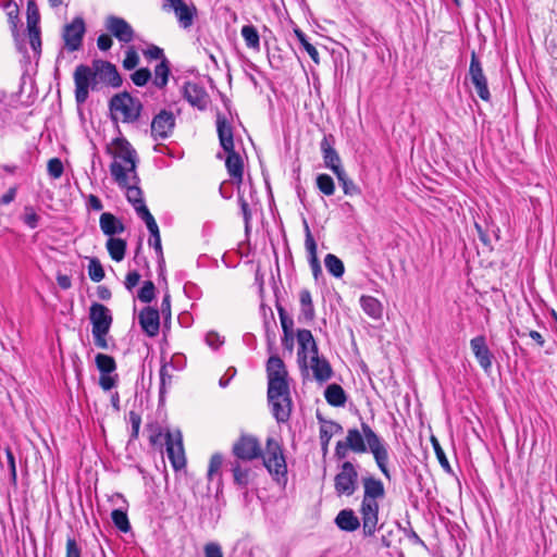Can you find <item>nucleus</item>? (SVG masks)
I'll use <instances>...</instances> for the list:
<instances>
[{
  "label": "nucleus",
  "instance_id": "1",
  "mask_svg": "<svg viewBox=\"0 0 557 557\" xmlns=\"http://www.w3.org/2000/svg\"><path fill=\"white\" fill-rule=\"evenodd\" d=\"M98 81L107 85L117 88L122 85L123 81L114 64L96 60L92 62V67L79 64L74 72L75 83V100L77 104L86 102L89 94V88L96 89Z\"/></svg>",
  "mask_w": 557,
  "mask_h": 557
},
{
  "label": "nucleus",
  "instance_id": "2",
  "mask_svg": "<svg viewBox=\"0 0 557 557\" xmlns=\"http://www.w3.org/2000/svg\"><path fill=\"white\" fill-rule=\"evenodd\" d=\"M361 431L358 429H349L345 443L351 451L356 454H363L368 449L373 455L375 463L382 474L391 480V472L388 469L389 454L388 445L385 443L372 429L366 423L361 422Z\"/></svg>",
  "mask_w": 557,
  "mask_h": 557
},
{
  "label": "nucleus",
  "instance_id": "3",
  "mask_svg": "<svg viewBox=\"0 0 557 557\" xmlns=\"http://www.w3.org/2000/svg\"><path fill=\"white\" fill-rule=\"evenodd\" d=\"M363 498L360 506V515L362 519V529L364 536H373L379 522V503L377 499L385 495L384 484L374 476H364Z\"/></svg>",
  "mask_w": 557,
  "mask_h": 557
},
{
  "label": "nucleus",
  "instance_id": "4",
  "mask_svg": "<svg viewBox=\"0 0 557 557\" xmlns=\"http://www.w3.org/2000/svg\"><path fill=\"white\" fill-rule=\"evenodd\" d=\"M114 147V161L110 165V173L120 187L126 186L127 174H132V180L138 181L139 177L136 173L137 166V152L132 147L129 141L124 137L113 139Z\"/></svg>",
  "mask_w": 557,
  "mask_h": 557
},
{
  "label": "nucleus",
  "instance_id": "5",
  "mask_svg": "<svg viewBox=\"0 0 557 557\" xmlns=\"http://www.w3.org/2000/svg\"><path fill=\"white\" fill-rule=\"evenodd\" d=\"M143 108L140 100L127 91L114 95L109 101L111 120L115 123L119 121L127 124L137 122Z\"/></svg>",
  "mask_w": 557,
  "mask_h": 557
},
{
  "label": "nucleus",
  "instance_id": "6",
  "mask_svg": "<svg viewBox=\"0 0 557 557\" xmlns=\"http://www.w3.org/2000/svg\"><path fill=\"white\" fill-rule=\"evenodd\" d=\"M263 466L278 484L287 482V463L282 445L274 437H268L265 450H262Z\"/></svg>",
  "mask_w": 557,
  "mask_h": 557
},
{
  "label": "nucleus",
  "instance_id": "7",
  "mask_svg": "<svg viewBox=\"0 0 557 557\" xmlns=\"http://www.w3.org/2000/svg\"><path fill=\"white\" fill-rule=\"evenodd\" d=\"M89 320L92 325V337L96 347L108 349L107 335L113 322L111 311L104 305L94 302L89 308Z\"/></svg>",
  "mask_w": 557,
  "mask_h": 557
},
{
  "label": "nucleus",
  "instance_id": "8",
  "mask_svg": "<svg viewBox=\"0 0 557 557\" xmlns=\"http://www.w3.org/2000/svg\"><path fill=\"white\" fill-rule=\"evenodd\" d=\"M267 375H268V394L271 395H281L282 393H286V389L289 388L287 382V370L284 364V361L277 356H271L267 362Z\"/></svg>",
  "mask_w": 557,
  "mask_h": 557
},
{
  "label": "nucleus",
  "instance_id": "9",
  "mask_svg": "<svg viewBox=\"0 0 557 557\" xmlns=\"http://www.w3.org/2000/svg\"><path fill=\"white\" fill-rule=\"evenodd\" d=\"M358 488V471L350 461H344L334 478V490L338 496H351Z\"/></svg>",
  "mask_w": 557,
  "mask_h": 557
},
{
  "label": "nucleus",
  "instance_id": "10",
  "mask_svg": "<svg viewBox=\"0 0 557 557\" xmlns=\"http://www.w3.org/2000/svg\"><path fill=\"white\" fill-rule=\"evenodd\" d=\"M235 460L244 462L252 461L262 456V447L259 440L250 434H242L232 446Z\"/></svg>",
  "mask_w": 557,
  "mask_h": 557
},
{
  "label": "nucleus",
  "instance_id": "11",
  "mask_svg": "<svg viewBox=\"0 0 557 557\" xmlns=\"http://www.w3.org/2000/svg\"><path fill=\"white\" fill-rule=\"evenodd\" d=\"M469 78L480 99L488 102L491 100V92L487 85V78L483 72L482 64L474 51H472L471 53Z\"/></svg>",
  "mask_w": 557,
  "mask_h": 557
},
{
  "label": "nucleus",
  "instance_id": "12",
  "mask_svg": "<svg viewBox=\"0 0 557 557\" xmlns=\"http://www.w3.org/2000/svg\"><path fill=\"white\" fill-rule=\"evenodd\" d=\"M86 33L85 21L81 16H76L63 28L62 38L64 47L67 51L74 52L81 49L83 38Z\"/></svg>",
  "mask_w": 557,
  "mask_h": 557
},
{
  "label": "nucleus",
  "instance_id": "13",
  "mask_svg": "<svg viewBox=\"0 0 557 557\" xmlns=\"http://www.w3.org/2000/svg\"><path fill=\"white\" fill-rule=\"evenodd\" d=\"M298 342V363L301 369L308 370V357L317 356L319 354L318 345L313 338L311 331L301 329L297 331Z\"/></svg>",
  "mask_w": 557,
  "mask_h": 557
},
{
  "label": "nucleus",
  "instance_id": "14",
  "mask_svg": "<svg viewBox=\"0 0 557 557\" xmlns=\"http://www.w3.org/2000/svg\"><path fill=\"white\" fill-rule=\"evenodd\" d=\"M174 127L173 112L163 109L151 121V136L154 140L165 139L172 135Z\"/></svg>",
  "mask_w": 557,
  "mask_h": 557
},
{
  "label": "nucleus",
  "instance_id": "15",
  "mask_svg": "<svg viewBox=\"0 0 557 557\" xmlns=\"http://www.w3.org/2000/svg\"><path fill=\"white\" fill-rule=\"evenodd\" d=\"M268 401L271 406L272 414L278 423H285L289 420L293 407L289 388L286 389V393H282L278 396L273 395V398L268 394Z\"/></svg>",
  "mask_w": 557,
  "mask_h": 557
},
{
  "label": "nucleus",
  "instance_id": "16",
  "mask_svg": "<svg viewBox=\"0 0 557 557\" xmlns=\"http://www.w3.org/2000/svg\"><path fill=\"white\" fill-rule=\"evenodd\" d=\"M104 26L106 29L121 42L128 44L134 39V29L123 17L109 15L106 18Z\"/></svg>",
  "mask_w": 557,
  "mask_h": 557
},
{
  "label": "nucleus",
  "instance_id": "17",
  "mask_svg": "<svg viewBox=\"0 0 557 557\" xmlns=\"http://www.w3.org/2000/svg\"><path fill=\"white\" fill-rule=\"evenodd\" d=\"M335 139L332 134L324 135L320 143V149L323 157L325 168L330 169L334 174L343 171L342 160L334 148Z\"/></svg>",
  "mask_w": 557,
  "mask_h": 557
},
{
  "label": "nucleus",
  "instance_id": "18",
  "mask_svg": "<svg viewBox=\"0 0 557 557\" xmlns=\"http://www.w3.org/2000/svg\"><path fill=\"white\" fill-rule=\"evenodd\" d=\"M166 444V455L175 470H180L186 465V458L183 448L181 432H177L176 438L172 433L166 432L164 435Z\"/></svg>",
  "mask_w": 557,
  "mask_h": 557
},
{
  "label": "nucleus",
  "instance_id": "19",
  "mask_svg": "<svg viewBox=\"0 0 557 557\" xmlns=\"http://www.w3.org/2000/svg\"><path fill=\"white\" fill-rule=\"evenodd\" d=\"M470 347L481 368L488 372L492 368L493 354L487 347L485 337L483 335L473 337L470 341Z\"/></svg>",
  "mask_w": 557,
  "mask_h": 557
},
{
  "label": "nucleus",
  "instance_id": "20",
  "mask_svg": "<svg viewBox=\"0 0 557 557\" xmlns=\"http://www.w3.org/2000/svg\"><path fill=\"white\" fill-rule=\"evenodd\" d=\"M138 322L143 331L149 336L154 337L160 330V312L152 307L144 308L138 315Z\"/></svg>",
  "mask_w": 557,
  "mask_h": 557
},
{
  "label": "nucleus",
  "instance_id": "21",
  "mask_svg": "<svg viewBox=\"0 0 557 557\" xmlns=\"http://www.w3.org/2000/svg\"><path fill=\"white\" fill-rule=\"evenodd\" d=\"M233 481L239 488H247V486L255 480L256 473L253 470L240 460H233L230 462Z\"/></svg>",
  "mask_w": 557,
  "mask_h": 557
},
{
  "label": "nucleus",
  "instance_id": "22",
  "mask_svg": "<svg viewBox=\"0 0 557 557\" xmlns=\"http://www.w3.org/2000/svg\"><path fill=\"white\" fill-rule=\"evenodd\" d=\"M184 98L199 110L206 109L209 102V96L205 88L191 82H187L184 86Z\"/></svg>",
  "mask_w": 557,
  "mask_h": 557
},
{
  "label": "nucleus",
  "instance_id": "23",
  "mask_svg": "<svg viewBox=\"0 0 557 557\" xmlns=\"http://www.w3.org/2000/svg\"><path fill=\"white\" fill-rule=\"evenodd\" d=\"M305 232H306V238H305V246L308 252V261L310 264V268L312 270V274L315 280L319 278L320 275H322V269L320 261L317 256V243L311 234V231L309 228V225L307 222H305Z\"/></svg>",
  "mask_w": 557,
  "mask_h": 557
},
{
  "label": "nucleus",
  "instance_id": "24",
  "mask_svg": "<svg viewBox=\"0 0 557 557\" xmlns=\"http://www.w3.org/2000/svg\"><path fill=\"white\" fill-rule=\"evenodd\" d=\"M216 131L220 145L224 151H232L234 149V135L233 127L227 122L226 117L222 114L216 116Z\"/></svg>",
  "mask_w": 557,
  "mask_h": 557
},
{
  "label": "nucleus",
  "instance_id": "25",
  "mask_svg": "<svg viewBox=\"0 0 557 557\" xmlns=\"http://www.w3.org/2000/svg\"><path fill=\"white\" fill-rule=\"evenodd\" d=\"M310 369L312 370L314 380L320 383L329 381L333 375V369L330 362L326 358L320 357L319 354L311 356Z\"/></svg>",
  "mask_w": 557,
  "mask_h": 557
},
{
  "label": "nucleus",
  "instance_id": "26",
  "mask_svg": "<svg viewBox=\"0 0 557 557\" xmlns=\"http://www.w3.org/2000/svg\"><path fill=\"white\" fill-rule=\"evenodd\" d=\"M227 153L226 160H225V166L227 170V173L230 177L237 184H240L243 182L244 176V163L243 159L233 149L232 151H225Z\"/></svg>",
  "mask_w": 557,
  "mask_h": 557
},
{
  "label": "nucleus",
  "instance_id": "27",
  "mask_svg": "<svg viewBox=\"0 0 557 557\" xmlns=\"http://www.w3.org/2000/svg\"><path fill=\"white\" fill-rule=\"evenodd\" d=\"M319 421L323 422L320 426V443L322 454L325 456L329 451L330 437L343 432V426L335 421H326L318 416Z\"/></svg>",
  "mask_w": 557,
  "mask_h": 557
},
{
  "label": "nucleus",
  "instance_id": "28",
  "mask_svg": "<svg viewBox=\"0 0 557 557\" xmlns=\"http://www.w3.org/2000/svg\"><path fill=\"white\" fill-rule=\"evenodd\" d=\"M335 524L343 531L354 532L359 529L360 521L352 509H343L337 513Z\"/></svg>",
  "mask_w": 557,
  "mask_h": 557
},
{
  "label": "nucleus",
  "instance_id": "29",
  "mask_svg": "<svg viewBox=\"0 0 557 557\" xmlns=\"http://www.w3.org/2000/svg\"><path fill=\"white\" fill-rule=\"evenodd\" d=\"M100 228L104 235L112 237L124 232L125 226L121 220L110 212H103L99 220Z\"/></svg>",
  "mask_w": 557,
  "mask_h": 557
},
{
  "label": "nucleus",
  "instance_id": "30",
  "mask_svg": "<svg viewBox=\"0 0 557 557\" xmlns=\"http://www.w3.org/2000/svg\"><path fill=\"white\" fill-rule=\"evenodd\" d=\"M300 314L299 321L312 322L315 318L314 306L312 302L311 293L308 289H301L299 293Z\"/></svg>",
  "mask_w": 557,
  "mask_h": 557
},
{
  "label": "nucleus",
  "instance_id": "31",
  "mask_svg": "<svg viewBox=\"0 0 557 557\" xmlns=\"http://www.w3.org/2000/svg\"><path fill=\"white\" fill-rule=\"evenodd\" d=\"M324 397L327 404L333 407H343L347 400L344 388L336 383H333L325 388Z\"/></svg>",
  "mask_w": 557,
  "mask_h": 557
},
{
  "label": "nucleus",
  "instance_id": "32",
  "mask_svg": "<svg viewBox=\"0 0 557 557\" xmlns=\"http://www.w3.org/2000/svg\"><path fill=\"white\" fill-rule=\"evenodd\" d=\"M360 305L363 311L373 319H380L383 313V306L380 300L372 296H361Z\"/></svg>",
  "mask_w": 557,
  "mask_h": 557
},
{
  "label": "nucleus",
  "instance_id": "33",
  "mask_svg": "<svg viewBox=\"0 0 557 557\" xmlns=\"http://www.w3.org/2000/svg\"><path fill=\"white\" fill-rule=\"evenodd\" d=\"M126 242L122 238L110 237L107 240V249L110 257L120 262L124 259L126 252Z\"/></svg>",
  "mask_w": 557,
  "mask_h": 557
},
{
  "label": "nucleus",
  "instance_id": "34",
  "mask_svg": "<svg viewBox=\"0 0 557 557\" xmlns=\"http://www.w3.org/2000/svg\"><path fill=\"white\" fill-rule=\"evenodd\" d=\"M170 76V63L166 58H163L161 62L154 67V79L153 84L158 88L166 86Z\"/></svg>",
  "mask_w": 557,
  "mask_h": 557
},
{
  "label": "nucleus",
  "instance_id": "35",
  "mask_svg": "<svg viewBox=\"0 0 557 557\" xmlns=\"http://www.w3.org/2000/svg\"><path fill=\"white\" fill-rule=\"evenodd\" d=\"M324 264L330 274L339 278L344 275L345 267L343 261L333 253H327L324 258Z\"/></svg>",
  "mask_w": 557,
  "mask_h": 557
},
{
  "label": "nucleus",
  "instance_id": "36",
  "mask_svg": "<svg viewBox=\"0 0 557 557\" xmlns=\"http://www.w3.org/2000/svg\"><path fill=\"white\" fill-rule=\"evenodd\" d=\"M97 369L101 374H111L116 370V362L113 357L106 354H97L95 358Z\"/></svg>",
  "mask_w": 557,
  "mask_h": 557
},
{
  "label": "nucleus",
  "instance_id": "37",
  "mask_svg": "<svg viewBox=\"0 0 557 557\" xmlns=\"http://www.w3.org/2000/svg\"><path fill=\"white\" fill-rule=\"evenodd\" d=\"M240 34L246 42L248 48L259 49L260 48V37L257 28L253 25H244L242 27Z\"/></svg>",
  "mask_w": 557,
  "mask_h": 557
},
{
  "label": "nucleus",
  "instance_id": "38",
  "mask_svg": "<svg viewBox=\"0 0 557 557\" xmlns=\"http://www.w3.org/2000/svg\"><path fill=\"white\" fill-rule=\"evenodd\" d=\"M294 33H295L297 39L299 40V42L301 44V46L304 47V49L310 55L311 60L315 64H319L320 63L319 52H318L317 48L308 41L306 34L299 28H295Z\"/></svg>",
  "mask_w": 557,
  "mask_h": 557
},
{
  "label": "nucleus",
  "instance_id": "39",
  "mask_svg": "<svg viewBox=\"0 0 557 557\" xmlns=\"http://www.w3.org/2000/svg\"><path fill=\"white\" fill-rule=\"evenodd\" d=\"M169 368H173L172 362H164L160 368V388H159V397L160 400L163 399L164 394L166 393V386L172 384V374L169 371Z\"/></svg>",
  "mask_w": 557,
  "mask_h": 557
},
{
  "label": "nucleus",
  "instance_id": "40",
  "mask_svg": "<svg viewBox=\"0 0 557 557\" xmlns=\"http://www.w3.org/2000/svg\"><path fill=\"white\" fill-rule=\"evenodd\" d=\"M337 177V181L343 187L344 194L347 196H356L360 194V188L354 183L352 180H350L345 170L341 171L339 173L335 174Z\"/></svg>",
  "mask_w": 557,
  "mask_h": 557
},
{
  "label": "nucleus",
  "instance_id": "41",
  "mask_svg": "<svg viewBox=\"0 0 557 557\" xmlns=\"http://www.w3.org/2000/svg\"><path fill=\"white\" fill-rule=\"evenodd\" d=\"M111 519L114 523V525L121 531V532H128L131 530L129 520L127 517L126 511L122 509H114L111 512Z\"/></svg>",
  "mask_w": 557,
  "mask_h": 557
},
{
  "label": "nucleus",
  "instance_id": "42",
  "mask_svg": "<svg viewBox=\"0 0 557 557\" xmlns=\"http://www.w3.org/2000/svg\"><path fill=\"white\" fill-rule=\"evenodd\" d=\"M317 187L325 196H332L335 191V184L329 174H319L317 176Z\"/></svg>",
  "mask_w": 557,
  "mask_h": 557
},
{
  "label": "nucleus",
  "instance_id": "43",
  "mask_svg": "<svg viewBox=\"0 0 557 557\" xmlns=\"http://www.w3.org/2000/svg\"><path fill=\"white\" fill-rule=\"evenodd\" d=\"M88 275L92 282H100L104 278V270L102 264L97 258L90 259L88 265Z\"/></svg>",
  "mask_w": 557,
  "mask_h": 557
},
{
  "label": "nucleus",
  "instance_id": "44",
  "mask_svg": "<svg viewBox=\"0 0 557 557\" xmlns=\"http://www.w3.org/2000/svg\"><path fill=\"white\" fill-rule=\"evenodd\" d=\"M156 296V286L152 281L144 282L141 288L138 290V299L143 302H151Z\"/></svg>",
  "mask_w": 557,
  "mask_h": 557
},
{
  "label": "nucleus",
  "instance_id": "45",
  "mask_svg": "<svg viewBox=\"0 0 557 557\" xmlns=\"http://www.w3.org/2000/svg\"><path fill=\"white\" fill-rule=\"evenodd\" d=\"M40 20L38 8L34 0L27 3V28H39L38 23Z\"/></svg>",
  "mask_w": 557,
  "mask_h": 557
},
{
  "label": "nucleus",
  "instance_id": "46",
  "mask_svg": "<svg viewBox=\"0 0 557 557\" xmlns=\"http://www.w3.org/2000/svg\"><path fill=\"white\" fill-rule=\"evenodd\" d=\"M133 181H134V185H129L128 182H127L126 186H124L123 188H126V198H127V200L132 205H135V203H138L140 201H144V199H143V191L137 186L139 180L138 181L133 180Z\"/></svg>",
  "mask_w": 557,
  "mask_h": 557
},
{
  "label": "nucleus",
  "instance_id": "47",
  "mask_svg": "<svg viewBox=\"0 0 557 557\" xmlns=\"http://www.w3.org/2000/svg\"><path fill=\"white\" fill-rule=\"evenodd\" d=\"M275 327H276V322L274 319V314H273L272 310H270V319L264 320L265 336H267V342H268L269 348H271L275 343V337H276Z\"/></svg>",
  "mask_w": 557,
  "mask_h": 557
},
{
  "label": "nucleus",
  "instance_id": "48",
  "mask_svg": "<svg viewBox=\"0 0 557 557\" xmlns=\"http://www.w3.org/2000/svg\"><path fill=\"white\" fill-rule=\"evenodd\" d=\"M276 309H277V312H278V317H280L281 326H282L283 332H293L294 331V320H293V318L288 315V313L286 312V310L284 309V307L280 302H276Z\"/></svg>",
  "mask_w": 557,
  "mask_h": 557
},
{
  "label": "nucleus",
  "instance_id": "49",
  "mask_svg": "<svg viewBox=\"0 0 557 557\" xmlns=\"http://www.w3.org/2000/svg\"><path fill=\"white\" fill-rule=\"evenodd\" d=\"M132 82L138 86H145L151 79V72L148 67H141L131 75Z\"/></svg>",
  "mask_w": 557,
  "mask_h": 557
},
{
  "label": "nucleus",
  "instance_id": "50",
  "mask_svg": "<svg viewBox=\"0 0 557 557\" xmlns=\"http://www.w3.org/2000/svg\"><path fill=\"white\" fill-rule=\"evenodd\" d=\"M223 465V456L220 453H215L211 456L208 467L207 476L209 481H212L213 475L219 473Z\"/></svg>",
  "mask_w": 557,
  "mask_h": 557
},
{
  "label": "nucleus",
  "instance_id": "51",
  "mask_svg": "<svg viewBox=\"0 0 557 557\" xmlns=\"http://www.w3.org/2000/svg\"><path fill=\"white\" fill-rule=\"evenodd\" d=\"M47 170L52 178H60L64 171L63 163L59 158H52L48 161Z\"/></svg>",
  "mask_w": 557,
  "mask_h": 557
},
{
  "label": "nucleus",
  "instance_id": "52",
  "mask_svg": "<svg viewBox=\"0 0 557 557\" xmlns=\"http://www.w3.org/2000/svg\"><path fill=\"white\" fill-rule=\"evenodd\" d=\"M65 557H82V547L72 535L66 537Z\"/></svg>",
  "mask_w": 557,
  "mask_h": 557
},
{
  "label": "nucleus",
  "instance_id": "53",
  "mask_svg": "<svg viewBox=\"0 0 557 557\" xmlns=\"http://www.w3.org/2000/svg\"><path fill=\"white\" fill-rule=\"evenodd\" d=\"M139 63V57L136 50L133 47H129L125 52V58L123 60V67L125 70H133Z\"/></svg>",
  "mask_w": 557,
  "mask_h": 557
},
{
  "label": "nucleus",
  "instance_id": "54",
  "mask_svg": "<svg viewBox=\"0 0 557 557\" xmlns=\"http://www.w3.org/2000/svg\"><path fill=\"white\" fill-rule=\"evenodd\" d=\"M147 430L149 432V442L151 445H162L163 433L162 429L156 423H150L147 425Z\"/></svg>",
  "mask_w": 557,
  "mask_h": 557
},
{
  "label": "nucleus",
  "instance_id": "55",
  "mask_svg": "<svg viewBox=\"0 0 557 557\" xmlns=\"http://www.w3.org/2000/svg\"><path fill=\"white\" fill-rule=\"evenodd\" d=\"M148 244L150 247L154 248L158 259H159V267H160V270L162 271L163 264H164V258H163V251H162V246H161L160 233L150 235Z\"/></svg>",
  "mask_w": 557,
  "mask_h": 557
},
{
  "label": "nucleus",
  "instance_id": "56",
  "mask_svg": "<svg viewBox=\"0 0 557 557\" xmlns=\"http://www.w3.org/2000/svg\"><path fill=\"white\" fill-rule=\"evenodd\" d=\"M24 216H23V221L24 223L30 227V228H36L38 226V223H39V215L35 212L34 208L30 207V206H26L24 208Z\"/></svg>",
  "mask_w": 557,
  "mask_h": 557
},
{
  "label": "nucleus",
  "instance_id": "57",
  "mask_svg": "<svg viewBox=\"0 0 557 557\" xmlns=\"http://www.w3.org/2000/svg\"><path fill=\"white\" fill-rule=\"evenodd\" d=\"M432 443H433V448H434V451L436 454V457L438 459V462L440 465L445 469V470H450V466H449V462L446 458V455L444 453V450L442 449L440 443L437 442V440H435L434 437H432Z\"/></svg>",
  "mask_w": 557,
  "mask_h": 557
},
{
  "label": "nucleus",
  "instance_id": "58",
  "mask_svg": "<svg viewBox=\"0 0 557 557\" xmlns=\"http://www.w3.org/2000/svg\"><path fill=\"white\" fill-rule=\"evenodd\" d=\"M238 202H239L244 222H245V231H246V233H248L249 227H250L251 211H250L248 202L245 200L244 197H239Z\"/></svg>",
  "mask_w": 557,
  "mask_h": 557
},
{
  "label": "nucleus",
  "instance_id": "59",
  "mask_svg": "<svg viewBox=\"0 0 557 557\" xmlns=\"http://www.w3.org/2000/svg\"><path fill=\"white\" fill-rule=\"evenodd\" d=\"M129 422L132 424V434L131 438L135 440L139 435V429L141 424V417L135 411H129Z\"/></svg>",
  "mask_w": 557,
  "mask_h": 557
},
{
  "label": "nucleus",
  "instance_id": "60",
  "mask_svg": "<svg viewBox=\"0 0 557 557\" xmlns=\"http://www.w3.org/2000/svg\"><path fill=\"white\" fill-rule=\"evenodd\" d=\"M205 557H223L221 545L215 542H210L205 545Z\"/></svg>",
  "mask_w": 557,
  "mask_h": 557
},
{
  "label": "nucleus",
  "instance_id": "61",
  "mask_svg": "<svg viewBox=\"0 0 557 557\" xmlns=\"http://www.w3.org/2000/svg\"><path fill=\"white\" fill-rule=\"evenodd\" d=\"M116 374L114 376L111 374H101L99 377V385L103 391H110L116 385Z\"/></svg>",
  "mask_w": 557,
  "mask_h": 557
},
{
  "label": "nucleus",
  "instance_id": "62",
  "mask_svg": "<svg viewBox=\"0 0 557 557\" xmlns=\"http://www.w3.org/2000/svg\"><path fill=\"white\" fill-rule=\"evenodd\" d=\"M160 312L163 315L164 321L171 319V296L169 293H165L162 298Z\"/></svg>",
  "mask_w": 557,
  "mask_h": 557
},
{
  "label": "nucleus",
  "instance_id": "63",
  "mask_svg": "<svg viewBox=\"0 0 557 557\" xmlns=\"http://www.w3.org/2000/svg\"><path fill=\"white\" fill-rule=\"evenodd\" d=\"M29 34V42L34 51H37L41 47V40H40V29L39 28H32L28 29Z\"/></svg>",
  "mask_w": 557,
  "mask_h": 557
},
{
  "label": "nucleus",
  "instance_id": "64",
  "mask_svg": "<svg viewBox=\"0 0 557 557\" xmlns=\"http://www.w3.org/2000/svg\"><path fill=\"white\" fill-rule=\"evenodd\" d=\"M144 54L146 58L150 60H157V59H163L165 58L163 54V50L159 48L158 46H150L147 50L144 51Z\"/></svg>",
  "mask_w": 557,
  "mask_h": 557
}]
</instances>
